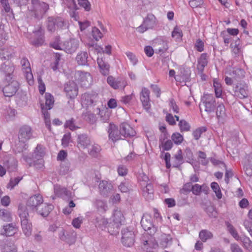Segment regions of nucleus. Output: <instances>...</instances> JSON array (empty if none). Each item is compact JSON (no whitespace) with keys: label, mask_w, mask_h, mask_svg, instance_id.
<instances>
[{"label":"nucleus","mask_w":252,"mask_h":252,"mask_svg":"<svg viewBox=\"0 0 252 252\" xmlns=\"http://www.w3.org/2000/svg\"><path fill=\"white\" fill-rule=\"evenodd\" d=\"M49 5L39 0H31L28 6L27 16L31 19L37 20L41 19L49 9Z\"/></svg>","instance_id":"nucleus-1"},{"label":"nucleus","mask_w":252,"mask_h":252,"mask_svg":"<svg viewBox=\"0 0 252 252\" xmlns=\"http://www.w3.org/2000/svg\"><path fill=\"white\" fill-rule=\"evenodd\" d=\"M18 215L21 220V225L23 233L27 237L31 235L32 232V224L29 220V214L27 208L23 205L18 207Z\"/></svg>","instance_id":"nucleus-2"},{"label":"nucleus","mask_w":252,"mask_h":252,"mask_svg":"<svg viewBox=\"0 0 252 252\" xmlns=\"http://www.w3.org/2000/svg\"><path fill=\"white\" fill-rule=\"evenodd\" d=\"M75 77L76 81L82 87L88 88L92 82V77L90 73L78 70L75 72Z\"/></svg>","instance_id":"nucleus-3"},{"label":"nucleus","mask_w":252,"mask_h":252,"mask_svg":"<svg viewBox=\"0 0 252 252\" xmlns=\"http://www.w3.org/2000/svg\"><path fill=\"white\" fill-rule=\"evenodd\" d=\"M121 242L126 247H131L134 243L135 234L134 232L129 228H123L121 230Z\"/></svg>","instance_id":"nucleus-4"},{"label":"nucleus","mask_w":252,"mask_h":252,"mask_svg":"<svg viewBox=\"0 0 252 252\" xmlns=\"http://www.w3.org/2000/svg\"><path fill=\"white\" fill-rule=\"evenodd\" d=\"M141 225L145 231H148L150 235H154L157 231V227L153 225L152 217L148 214L143 215L141 220Z\"/></svg>","instance_id":"nucleus-5"},{"label":"nucleus","mask_w":252,"mask_h":252,"mask_svg":"<svg viewBox=\"0 0 252 252\" xmlns=\"http://www.w3.org/2000/svg\"><path fill=\"white\" fill-rule=\"evenodd\" d=\"M76 233L72 229L65 230L62 229L59 233V237L61 240L65 242L69 245L75 243L76 240Z\"/></svg>","instance_id":"nucleus-6"},{"label":"nucleus","mask_w":252,"mask_h":252,"mask_svg":"<svg viewBox=\"0 0 252 252\" xmlns=\"http://www.w3.org/2000/svg\"><path fill=\"white\" fill-rule=\"evenodd\" d=\"M234 95L240 98H247L249 94L248 85L244 82L238 83L233 88Z\"/></svg>","instance_id":"nucleus-7"},{"label":"nucleus","mask_w":252,"mask_h":252,"mask_svg":"<svg viewBox=\"0 0 252 252\" xmlns=\"http://www.w3.org/2000/svg\"><path fill=\"white\" fill-rule=\"evenodd\" d=\"M205 111L208 113L214 112L216 106V99L212 94H206L201 98Z\"/></svg>","instance_id":"nucleus-8"},{"label":"nucleus","mask_w":252,"mask_h":252,"mask_svg":"<svg viewBox=\"0 0 252 252\" xmlns=\"http://www.w3.org/2000/svg\"><path fill=\"white\" fill-rule=\"evenodd\" d=\"M92 222L98 230L105 231L108 229V232L110 233L108 226L109 221L107 218L101 215L95 216L92 220Z\"/></svg>","instance_id":"nucleus-9"},{"label":"nucleus","mask_w":252,"mask_h":252,"mask_svg":"<svg viewBox=\"0 0 252 252\" xmlns=\"http://www.w3.org/2000/svg\"><path fill=\"white\" fill-rule=\"evenodd\" d=\"M17 160L10 155H5L3 158V164L9 172L16 171L17 168Z\"/></svg>","instance_id":"nucleus-10"},{"label":"nucleus","mask_w":252,"mask_h":252,"mask_svg":"<svg viewBox=\"0 0 252 252\" xmlns=\"http://www.w3.org/2000/svg\"><path fill=\"white\" fill-rule=\"evenodd\" d=\"M14 70V66L9 61H6L3 63L0 67V72L5 76V79L7 80L12 79Z\"/></svg>","instance_id":"nucleus-11"},{"label":"nucleus","mask_w":252,"mask_h":252,"mask_svg":"<svg viewBox=\"0 0 252 252\" xmlns=\"http://www.w3.org/2000/svg\"><path fill=\"white\" fill-rule=\"evenodd\" d=\"M107 132L108 133V137L110 140L113 142H116L121 138V128L119 130L117 126L113 123H110L108 127Z\"/></svg>","instance_id":"nucleus-12"},{"label":"nucleus","mask_w":252,"mask_h":252,"mask_svg":"<svg viewBox=\"0 0 252 252\" xmlns=\"http://www.w3.org/2000/svg\"><path fill=\"white\" fill-rule=\"evenodd\" d=\"M19 88V83L15 80H12L3 88V94L6 97L13 96Z\"/></svg>","instance_id":"nucleus-13"},{"label":"nucleus","mask_w":252,"mask_h":252,"mask_svg":"<svg viewBox=\"0 0 252 252\" xmlns=\"http://www.w3.org/2000/svg\"><path fill=\"white\" fill-rule=\"evenodd\" d=\"M32 137V129L30 126H24L19 130L18 138L19 141L25 143Z\"/></svg>","instance_id":"nucleus-14"},{"label":"nucleus","mask_w":252,"mask_h":252,"mask_svg":"<svg viewBox=\"0 0 252 252\" xmlns=\"http://www.w3.org/2000/svg\"><path fill=\"white\" fill-rule=\"evenodd\" d=\"M79 42L76 39H71L65 41L63 44V50L66 53L72 54L75 52L79 47Z\"/></svg>","instance_id":"nucleus-15"},{"label":"nucleus","mask_w":252,"mask_h":252,"mask_svg":"<svg viewBox=\"0 0 252 252\" xmlns=\"http://www.w3.org/2000/svg\"><path fill=\"white\" fill-rule=\"evenodd\" d=\"M64 90L66 95L70 98H74L78 94V88L76 83L73 81L66 83Z\"/></svg>","instance_id":"nucleus-16"},{"label":"nucleus","mask_w":252,"mask_h":252,"mask_svg":"<svg viewBox=\"0 0 252 252\" xmlns=\"http://www.w3.org/2000/svg\"><path fill=\"white\" fill-rule=\"evenodd\" d=\"M43 203L42 196L39 194H35L29 198L27 202V205L32 208V210L37 209V208L40 207L41 204Z\"/></svg>","instance_id":"nucleus-17"},{"label":"nucleus","mask_w":252,"mask_h":252,"mask_svg":"<svg viewBox=\"0 0 252 252\" xmlns=\"http://www.w3.org/2000/svg\"><path fill=\"white\" fill-rule=\"evenodd\" d=\"M150 91L145 87L142 88L140 93V100L142 103L144 108L148 110L151 106L150 103Z\"/></svg>","instance_id":"nucleus-18"},{"label":"nucleus","mask_w":252,"mask_h":252,"mask_svg":"<svg viewBox=\"0 0 252 252\" xmlns=\"http://www.w3.org/2000/svg\"><path fill=\"white\" fill-rule=\"evenodd\" d=\"M98 189L100 194L104 197H106L111 192L113 186L108 181L102 180L99 183Z\"/></svg>","instance_id":"nucleus-19"},{"label":"nucleus","mask_w":252,"mask_h":252,"mask_svg":"<svg viewBox=\"0 0 252 252\" xmlns=\"http://www.w3.org/2000/svg\"><path fill=\"white\" fill-rule=\"evenodd\" d=\"M142 195L146 200H152L154 198V187L152 184L149 183L146 185L141 186Z\"/></svg>","instance_id":"nucleus-20"},{"label":"nucleus","mask_w":252,"mask_h":252,"mask_svg":"<svg viewBox=\"0 0 252 252\" xmlns=\"http://www.w3.org/2000/svg\"><path fill=\"white\" fill-rule=\"evenodd\" d=\"M120 126L121 135L124 137H131L135 135V131L128 124L126 123H122Z\"/></svg>","instance_id":"nucleus-21"},{"label":"nucleus","mask_w":252,"mask_h":252,"mask_svg":"<svg viewBox=\"0 0 252 252\" xmlns=\"http://www.w3.org/2000/svg\"><path fill=\"white\" fill-rule=\"evenodd\" d=\"M113 221L117 229L120 225L124 224L125 218L122 212L118 209L115 210L113 214Z\"/></svg>","instance_id":"nucleus-22"},{"label":"nucleus","mask_w":252,"mask_h":252,"mask_svg":"<svg viewBox=\"0 0 252 252\" xmlns=\"http://www.w3.org/2000/svg\"><path fill=\"white\" fill-rule=\"evenodd\" d=\"M97 94L95 93H84L82 95L81 102L83 104L87 106L92 105L97 97Z\"/></svg>","instance_id":"nucleus-23"},{"label":"nucleus","mask_w":252,"mask_h":252,"mask_svg":"<svg viewBox=\"0 0 252 252\" xmlns=\"http://www.w3.org/2000/svg\"><path fill=\"white\" fill-rule=\"evenodd\" d=\"M16 231V225L11 223L3 226L0 229V234L1 235L9 237L13 235Z\"/></svg>","instance_id":"nucleus-24"},{"label":"nucleus","mask_w":252,"mask_h":252,"mask_svg":"<svg viewBox=\"0 0 252 252\" xmlns=\"http://www.w3.org/2000/svg\"><path fill=\"white\" fill-rule=\"evenodd\" d=\"M77 143L79 146L82 149L88 148L91 145V140L87 134H80L77 136Z\"/></svg>","instance_id":"nucleus-25"},{"label":"nucleus","mask_w":252,"mask_h":252,"mask_svg":"<svg viewBox=\"0 0 252 252\" xmlns=\"http://www.w3.org/2000/svg\"><path fill=\"white\" fill-rule=\"evenodd\" d=\"M44 155V152L42 146L41 145L38 144L34 150V155L33 156L39 162L37 168H41L43 166V160L41 158Z\"/></svg>","instance_id":"nucleus-26"},{"label":"nucleus","mask_w":252,"mask_h":252,"mask_svg":"<svg viewBox=\"0 0 252 252\" xmlns=\"http://www.w3.org/2000/svg\"><path fill=\"white\" fill-rule=\"evenodd\" d=\"M53 205L51 204L43 203L40 206V207L37 208L36 211H37L38 213L41 216L46 217L53 210Z\"/></svg>","instance_id":"nucleus-27"},{"label":"nucleus","mask_w":252,"mask_h":252,"mask_svg":"<svg viewBox=\"0 0 252 252\" xmlns=\"http://www.w3.org/2000/svg\"><path fill=\"white\" fill-rule=\"evenodd\" d=\"M97 62L100 72L103 75H108L109 72V64L105 62L102 57H98Z\"/></svg>","instance_id":"nucleus-28"},{"label":"nucleus","mask_w":252,"mask_h":252,"mask_svg":"<svg viewBox=\"0 0 252 252\" xmlns=\"http://www.w3.org/2000/svg\"><path fill=\"white\" fill-rule=\"evenodd\" d=\"M207 64V54L206 53H203L200 55L197 62V69L199 73H202L203 72L204 67Z\"/></svg>","instance_id":"nucleus-29"},{"label":"nucleus","mask_w":252,"mask_h":252,"mask_svg":"<svg viewBox=\"0 0 252 252\" xmlns=\"http://www.w3.org/2000/svg\"><path fill=\"white\" fill-rule=\"evenodd\" d=\"M159 245L162 248H167L172 243V238L169 234H162L159 239Z\"/></svg>","instance_id":"nucleus-30"},{"label":"nucleus","mask_w":252,"mask_h":252,"mask_svg":"<svg viewBox=\"0 0 252 252\" xmlns=\"http://www.w3.org/2000/svg\"><path fill=\"white\" fill-rule=\"evenodd\" d=\"M13 53V49L11 47L0 49V58L1 60L9 61Z\"/></svg>","instance_id":"nucleus-31"},{"label":"nucleus","mask_w":252,"mask_h":252,"mask_svg":"<svg viewBox=\"0 0 252 252\" xmlns=\"http://www.w3.org/2000/svg\"><path fill=\"white\" fill-rule=\"evenodd\" d=\"M143 23L149 29H153L156 25V17L152 14H148Z\"/></svg>","instance_id":"nucleus-32"},{"label":"nucleus","mask_w":252,"mask_h":252,"mask_svg":"<svg viewBox=\"0 0 252 252\" xmlns=\"http://www.w3.org/2000/svg\"><path fill=\"white\" fill-rule=\"evenodd\" d=\"M216 116L219 121L222 122L226 116L225 108L223 104H219L216 110Z\"/></svg>","instance_id":"nucleus-33"},{"label":"nucleus","mask_w":252,"mask_h":252,"mask_svg":"<svg viewBox=\"0 0 252 252\" xmlns=\"http://www.w3.org/2000/svg\"><path fill=\"white\" fill-rule=\"evenodd\" d=\"M203 209L210 218H217V212L214 206L210 203L209 205L206 203L204 204Z\"/></svg>","instance_id":"nucleus-34"},{"label":"nucleus","mask_w":252,"mask_h":252,"mask_svg":"<svg viewBox=\"0 0 252 252\" xmlns=\"http://www.w3.org/2000/svg\"><path fill=\"white\" fill-rule=\"evenodd\" d=\"M94 204L97 210L100 212L105 213L107 210L108 206L106 201L97 199Z\"/></svg>","instance_id":"nucleus-35"},{"label":"nucleus","mask_w":252,"mask_h":252,"mask_svg":"<svg viewBox=\"0 0 252 252\" xmlns=\"http://www.w3.org/2000/svg\"><path fill=\"white\" fill-rule=\"evenodd\" d=\"M245 71L244 69L234 67L230 73V75L235 79H242L244 77Z\"/></svg>","instance_id":"nucleus-36"},{"label":"nucleus","mask_w":252,"mask_h":252,"mask_svg":"<svg viewBox=\"0 0 252 252\" xmlns=\"http://www.w3.org/2000/svg\"><path fill=\"white\" fill-rule=\"evenodd\" d=\"M168 43V41L167 40L160 39L157 43L158 45L159 46L158 48L157 49V53L158 54L165 53L169 48Z\"/></svg>","instance_id":"nucleus-37"},{"label":"nucleus","mask_w":252,"mask_h":252,"mask_svg":"<svg viewBox=\"0 0 252 252\" xmlns=\"http://www.w3.org/2000/svg\"><path fill=\"white\" fill-rule=\"evenodd\" d=\"M88 55L87 52H84L78 54L76 60L79 65H87Z\"/></svg>","instance_id":"nucleus-38"},{"label":"nucleus","mask_w":252,"mask_h":252,"mask_svg":"<svg viewBox=\"0 0 252 252\" xmlns=\"http://www.w3.org/2000/svg\"><path fill=\"white\" fill-rule=\"evenodd\" d=\"M56 18L49 17L46 21V26L48 30L52 32L56 30Z\"/></svg>","instance_id":"nucleus-39"},{"label":"nucleus","mask_w":252,"mask_h":252,"mask_svg":"<svg viewBox=\"0 0 252 252\" xmlns=\"http://www.w3.org/2000/svg\"><path fill=\"white\" fill-rule=\"evenodd\" d=\"M45 109L50 110L52 108L54 103V97L49 93L45 94Z\"/></svg>","instance_id":"nucleus-40"},{"label":"nucleus","mask_w":252,"mask_h":252,"mask_svg":"<svg viewBox=\"0 0 252 252\" xmlns=\"http://www.w3.org/2000/svg\"><path fill=\"white\" fill-rule=\"evenodd\" d=\"M225 223L227 226V231L235 239V240L238 241L239 239V236L237 230L233 226V225L228 221H225Z\"/></svg>","instance_id":"nucleus-41"},{"label":"nucleus","mask_w":252,"mask_h":252,"mask_svg":"<svg viewBox=\"0 0 252 252\" xmlns=\"http://www.w3.org/2000/svg\"><path fill=\"white\" fill-rule=\"evenodd\" d=\"M199 237L202 242H205L213 237V234L206 229H203L199 232Z\"/></svg>","instance_id":"nucleus-42"},{"label":"nucleus","mask_w":252,"mask_h":252,"mask_svg":"<svg viewBox=\"0 0 252 252\" xmlns=\"http://www.w3.org/2000/svg\"><path fill=\"white\" fill-rule=\"evenodd\" d=\"M171 36L175 39L176 41L181 40L183 36L182 30L179 27L176 26L172 32Z\"/></svg>","instance_id":"nucleus-43"},{"label":"nucleus","mask_w":252,"mask_h":252,"mask_svg":"<svg viewBox=\"0 0 252 252\" xmlns=\"http://www.w3.org/2000/svg\"><path fill=\"white\" fill-rule=\"evenodd\" d=\"M0 218L5 221H10L12 220L10 212L5 209L0 210Z\"/></svg>","instance_id":"nucleus-44"},{"label":"nucleus","mask_w":252,"mask_h":252,"mask_svg":"<svg viewBox=\"0 0 252 252\" xmlns=\"http://www.w3.org/2000/svg\"><path fill=\"white\" fill-rule=\"evenodd\" d=\"M137 179L141 186L149 183H148L149 181L148 177L143 172L139 173L137 176Z\"/></svg>","instance_id":"nucleus-45"},{"label":"nucleus","mask_w":252,"mask_h":252,"mask_svg":"<svg viewBox=\"0 0 252 252\" xmlns=\"http://www.w3.org/2000/svg\"><path fill=\"white\" fill-rule=\"evenodd\" d=\"M70 170V164L68 161H63L61 164L60 173L61 174L65 175L68 173Z\"/></svg>","instance_id":"nucleus-46"},{"label":"nucleus","mask_w":252,"mask_h":252,"mask_svg":"<svg viewBox=\"0 0 252 252\" xmlns=\"http://www.w3.org/2000/svg\"><path fill=\"white\" fill-rule=\"evenodd\" d=\"M64 127L66 128H68L72 131H74L80 128L79 126H76L75 120L73 118H71L70 120H67L64 124Z\"/></svg>","instance_id":"nucleus-47"},{"label":"nucleus","mask_w":252,"mask_h":252,"mask_svg":"<svg viewBox=\"0 0 252 252\" xmlns=\"http://www.w3.org/2000/svg\"><path fill=\"white\" fill-rule=\"evenodd\" d=\"M206 130L207 128L205 126H201L196 128L192 132L194 139L198 140L201 137V134Z\"/></svg>","instance_id":"nucleus-48"},{"label":"nucleus","mask_w":252,"mask_h":252,"mask_svg":"<svg viewBox=\"0 0 252 252\" xmlns=\"http://www.w3.org/2000/svg\"><path fill=\"white\" fill-rule=\"evenodd\" d=\"M56 29H65L68 27L66 21L61 17L56 18Z\"/></svg>","instance_id":"nucleus-49"},{"label":"nucleus","mask_w":252,"mask_h":252,"mask_svg":"<svg viewBox=\"0 0 252 252\" xmlns=\"http://www.w3.org/2000/svg\"><path fill=\"white\" fill-rule=\"evenodd\" d=\"M101 150V148L98 144H94L92 145L89 150V154L92 157H96Z\"/></svg>","instance_id":"nucleus-50"},{"label":"nucleus","mask_w":252,"mask_h":252,"mask_svg":"<svg viewBox=\"0 0 252 252\" xmlns=\"http://www.w3.org/2000/svg\"><path fill=\"white\" fill-rule=\"evenodd\" d=\"M159 142L160 146H162L163 150L165 151L170 150L173 146V143L170 140L163 141L162 139H159Z\"/></svg>","instance_id":"nucleus-51"},{"label":"nucleus","mask_w":252,"mask_h":252,"mask_svg":"<svg viewBox=\"0 0 252 252\" xmlns=\"http://www.w3.org/2000/svg\"><path fill=\"white\" fill-rule=\"evenodd\" d=\"M107 83L111 86L113 88L117 89L120 86V82L118 80H116L112 76H109L107 78Z\"/></svg>","instance_id":"nucleus-52"},{"label":"nucleus","mask_w":252,"mask_h":252,"mask_svg":"<svg viewBox=\"0 0 252 252\" xmlns=\"http://www.w3.org/2000/svg\"><path fill=\"white\" fill-rule=\"evenodd\" d=\"M238 241H240L243 243V246L246 249L252 247V242L248 237L245 236L241 237H239Z\"/></svg>","instance_id":"nucleus-53"},{"label":"nucleus","mask_w":252,"mask_h":252,"mask_svg":"<svg viewBox=\"0 0 252 252\" xmlns=\"http://www.w3.org/2000/svg\"><path fill=\"white\" fill-rule=\"evenodd\" d=\"M119 189L122 192H128L130 189L129 182L128 181L122 182L119 186Z\"/></svg>","instance_id":"nucleus-54"},{"label":"nucleus","mask_w":252,"mask_h":252,"mask_svg":"<svg viewBox=\"0 0 252 252\" xmlns=\"http://www.w3.org/2000/svg\"><path fill=\"white\" fill-rule=\"evenodd\" d=\"M179 126L182 132L188 131L190 130V128L189 124L184 120H182L179 121Z\"/></svg>","instance_id":"nucleus-55"},{"label":"nucleus","mask_w":252,"mask_h":252,"mask_svg":"<svg viewBox=\"0 0 252 252\" xmlns=\"http://www.w3.org/2000/svg\"><path fill=\"white\" fill-rule=\"evenodd\" d=\"M55 192L58 196H62L63 195L68 196L70 194V192L64 188H55Z\"/></svg>","instance_id":"nucleus-56"},{"label":"nucleus","mask_w":252,"mask_h":252,"mask_svg":"<svg viewBox=\"0 0 252 252\" xmlns=\"http://www.w3.org/2000/svg\"><path fill=\"white\" fill-rule=\"evenodd\" d=\"M22 179V177H16L15 178H11L10 180L9 183L7 185V188L8 189H13L14 187L18 184L19 182Z\"/></svg>","instance_id":"nucleus-57"},{"label":"nucleus","mask_w":252,"mask_h":252,"mask_svg":"<svg viewBox=\"0 0 252 252\" xmlns=\"http://www.w3.org/2000/svg\"><path fill=\"white\" fill-rule=\"evenodd\" d=\"M3 251L4 252H17V249L14 244L9 243L4 245Z\"/></svg>","instance_id":"nucleus-58"},{"label":"nucleus","mask_w":252,"mask_h":252,"mask_svg":"<svg viewBox=\"0 0 252 252\" xmlns=\"http://www.w3.org/2000/svg\"><path fill=\"white\" fill-rule=\"evenodd\" d=\"M198 158L201 159L200 163L203 165H207L209 163V160L206 158V154L201 151L198 152Z\"/></svg>","instance_id":"nucleus-59"},{"label":"nucleus","mask_w":252,"mask_h":252,"mask_svg":"<svg viewBox=\"0 0 252 252\" xmlns=\"http://www.w3.org/2000/svg\"><path fill=\"white\" fill-rule=\"evenodd\" d=\"M172 140L176 144H181L183 140V136L179 133H174L171 136Z\"/></svg>","instance_id":"nucleus-60"},{"label":"nucleus","mask_w":252,"mask_h":252,"mask_svg":"<svg viewBox=\"0 0 252 252\" xmlns=\"http://www.w3.org/2000/svg\"><path fill=\"white\" fill-rule=\"evenodd\" d=\"M215 94L217 97H220L222 94L221 85L220 83L215 81L214 82Z\"/></svg>","instance_id":"nucleus-61"},{"label":"nucleus","mask_w":252,"mask_h":252,"mask_svg":"<svg viewBox=\"0 0 252 252\" xmlns=\"http://www.w3.org/2000/svg\"><path fill=\"white\" fill-rule=\"evenodd\" d=\"M78 4L83 7L86 11H90L91 4L88 0H77Z\"/></svg>","instance_id":"nucleus-62"},{"label":"nucleus","mask_w":252,"mask_h":252,"mask_svg":"<svg viewBox=\"0 0 252 252\" xmlns=\"http://www.w3.org/2000/svg\"><path fill=\"white\" fill-rule=\"evenodd\" d=\"M21 64L23 71L31 69L30 62L27 58H23L21 60Z\"/></svg>","instance_id":"nucleus-63"},{"label":"nucleus","mask_w":252,"mask_h":252,"mask_svg":"<svg viewBox=\"0 0 252 252\" xmlns=\"http://www.w3.org/2000/svg\"><path fill=\"white\" fill-rule=\"evenodd\" d=\"M204 43L203 41L200 39H197L194 44V48L197 51L201 52L204 50Z\"/></svg>","instance_id":"nucleus-64"}]
</instances>
